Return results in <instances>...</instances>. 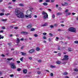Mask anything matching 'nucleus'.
<instances>
[{
  "mask_svg": "<svg viewBox=\"0 0 78 78\" xmlns=\"http://www.w3.org/2000/svg\"><path fill=\"white\" fill-rule=\"evenodd\" d=\"M15 14L16 15L17 17L19 18H23L24 14L20 11V9L16 8L15 9Z\"/></svg>",
  "mask_w": 78,
  "mask_h": 78,
  "instance_id": "obj_1",
  "label": "nucleus"
},
{
  "mask_svg": "<svg viewBox=\"0 0 78 78\" xmlns=\"http://www.w3.org/2000/svg\"><path fill=\"white\" fill-rule=\"evenodd\" d=\"M68 30L69 31H70L71 32H73V33H76V28L73 27L69 28Z\"/></svg>",
  "mask_w": 78,
  "mask_h": 78,
  "instance_id": "obj_2",
  "label": "nucleus"
},
{
  "mask_svg": "<svg viewBox=\"0 0 78 78\" xmlns=\"http://www.w3.org/2000/svg\"><path fill=\"white\" fill-rule=\"evenodd\" d=\"M42 14L43 15H45L46 14V15H44V19H46L47 18H48V14H47V13L44 12L43 11L42 12Z\"/></svg>",
  "mask_w": 78,
  "mask_h": 78,
  "instance_id": "obj_3",
  "label": "nucleus"
},
{
  "mask_svg": "<svg viewBox=\"0 0 78 78\" xmlns=\"http://www.w3.org/2000/svg\"><path fill=\"white\" fill-rule=\"evenodd\" d=\"M63 57L64 58L62 59V61H67L69 60V55H65Z\"/></svg>",
  "mask_w": 78,
  "mask_h": 78,
  "instance_id": "obj_4",
  "label": "nucleus"
},
{
  "mask_svg": "<svg viewBox=\"0 0 78 78\" xmlns=\"http://www.w3.org/2000/svg\"><path fill=\"white\" fill-rule=\"evenodd\" d=\"M26 13L27 15L32 14H33V11L31 10H29L27 11Z\"/></svg>",
  "mask_w": 78,
  "mask_h": 78,
  "instance_id": "obj_5",
  "label": "nucleus"
},
{
  "mask_svg": "<svg viewBox=\"0 0 78 78\" xmlns=\"http://www.w3.org/2000/svg\"><path fill=\"white\" fill-rule=\"evenodd\" d=\"M10 65H11V67L12 68V69L16 68V66L14 65V63H11Z\"/></svg>",
  "mask_w": 78,
  "mask_h": 78,
  "instance_id": "obj_6",
  "label": "nucleus"
},
{
  "mask_svg": "<svg viewBox=\"0 0 78 78\" xmlns=\"http://www.w3.org/2000/svg\"><path fill=\"white\" fill-rule=\"evenodd\" d=\"M34 51H35L34 49H32L30 50L29 51V52L30 53H33L34 52Z\"/></svg>",
  "mask_w": 78,
  "mask_h": 78,
  "instance_id": "obj_7",
  "label": "nucleus"
},
{
  "mask_svg": "<svg viewBox=\"0 0 78 78\" xmlns=\"http://www.w3.org/2000/svg\"><path fill=\"white\" fill-rule=\"evenodd\" d=\"M31 27H32V24H30L27 27V28L28 29H29V28H31Z\"/></svg>",
  "mask_w": 78,
  "mask_h": 78,
  "instance_id": "obj_8",
  "label": "nucleus"
},
{
  "mask_svg": "<svg viewBox=\"0 0 78 78\" xmlns=\"http://www.w3.org/2000/svg\"><path fill=\"white\" fill-rule=\"evenodd\" d=\"M23 73L26 74L27 73V69H23Z\"/></svg>",
  "mask_w": 78,
  "mask_h": 78,
  "instance_id": "obj_9",
  "label": "nucleus"
},
{
  "mask_svg": "<svg viewBox=\"0 0 78 78\" xmlns=\"http://www.w3.org/2000/svg\"><path fill=\"white\" fill-rule=\"evenodd\" d=\"M21 33L22 34H28V32L23 31L21 32Z\"/></svg>",
  "mask_w": 78,
  "mask_h": 78,
  "instance_id": "obj_10",
  "label": "nucleus"
},
{
  "mask_svg": "<svg viewBox=\"0 0 78 78\" xmlns=\"http://www.w3.org/2000/svg\"><path fill=\"white\" fill-rule=\"evenodd\" d=\"M16 43L17 44H19L20 43V39H19V38H17V39L16 40Z\"/></svg>",
  "mask_w": 78,
  "mask_h": 78,
  "instance_id": "obj_11",
  "label": "nucleus"
},
{
  "mask_svg": "<svg viewBox=\"0 0 78 78\" xmlns=\"http://www.w3.org/2000/svg\"><path fill=\"white\" fill-rule=\"evenodd\" d=\"M21 53H22V55H23V56H25V55H27V53H24L23 52H20Z\"/></svg>",
  "mask_w": 78,
  "mask_h": 78,
  "instance_id": "obj_12",
  "label": "nucleus"
},
{
  "mask_svg": "<svg viewBox=\"0 0 78 78\" xmlns=\"http://www.w3.org/2000/svg\"><path fill=\"white\" fill-rule=\"evenodd\" d=\"M61 62V61H57L56 62V63L57 64H60Z\"/></svg>",
  "mask_w": 78,
  "mask_h": 78,
  "instance_id": "obj_13",
  "label": "nucleus"
},
{
  "mask_svg": "<svg viewBox=\"0 0 78 78\" xmlns=\"http://www.w3.org/2000/svg\"><path fill=\"white\" fill-rule=\"evenodd\" d=\"M68 50L69 51H72V49L70 47H69L68 48Z\"/></svg>",
  "mask_w": 78,
  "mask_h": 78,
  "instance_id": "obj_14",
  "label": "nucleus"
},
{
  "mask_svg": "<svg viewBox=\"0 0 78 78\" xmlns=\"http://www.w3.org/2000/svg\"><path fill=\"white\" fill-rule=\"evenodd\" d=\"M47 25H48L47 23H45L44 24L42 25L41 26V27H45V26H47Z\"/></svg>",
  "mask_w": 78,
  "mask_h": 78,
  "instance_id": "obj_15",
  "label": "nucleus"
},
{
  "mask_svg": "<svg viewBox=\"0 0 78 78\" xmlns=\"http://www.w3.org/2000/svg\"><path fill=\"white\" fill-rule=\"evenodd\" d=\"M43 5L44 6H47V5H48V4L46 2H44L43 3Z\"/></svg>",
  "mask_w": 78,
  "mask_h": 78,
  "instance_id": "obj_16",
  "label": "nucleus"
},
{
  "mask_svg": "<svg viewBox=\"0 0 78 78\" xmlns=\"http://www.w3.org/2000/svg\"><path fill=\"white\" fill-rule=\"evenodd\" d=\"M40 50V48L39 47H37L36 48V51H39Z\"/></svg>",
  "mask_w": 78,
  "mask_h": 78,
  "instance_id": "obj_17",
  "label": "nucleus"
},
{
  "mask_svg": "<svg viewBox=\"0 0 78 78\" xmlns=\"http://www.w3.org/2000/svg\"><path fill=\"white\" fill-rule=\"evenodd\" d=\"M16 70L18 72H20V71H21V69L18 68L16 69Z\"/></svg>",
  "mask_w": 78,
  "mask_h": 78,
  "instance_id": "obj_18",
  "label": "nucleus"
},
{
  "mask_svg": "<svg viewBox=\"0 0 78 78\" xmlns=\"http://www.w3.org/2000/svg\"><path fill=\"white\" fill-rule=\"evenodd\" d=\"M68 75V73L67 72H65L64 73L63 75Z\"/></svg>",
  "mask_w": 78,
  "mask_h": 78,
  "instance_id": "obj_19",
  "label": "nucleus"
},
{
  "mask_svg": "<svg viewBox=\"0 0 78 78\" xmlns=\"http://www.w3.org/2000/svg\"><path fill=\"white\" fill-rule=\"evenodd\" d=\"M4 38V36H2V35H0V39H3Z\"/></svg>",
  "mask_w": 78,
  "mask_h": 78,
  "instance_id": "obj_20",
  "label": "nucleus"
},
{
  "mask_svg": "<svg viewBox=\"0 0 78 78\" xmlns=\"http://www.w3.org/2000/svg\"><path fill=\"white\" fill-rule=\"evenodd\" d=\"M29 15L28 18H32V16H31V15Z\"/></svg>",
  "mask_w": 78,
  "mask_h": 78,
  "instance_id": "obj_21",
  "label": "nucleus"
},
{
  "mask_svg": "<svg viewBox=\"0 0 78 78\" xmlns=\"http://www.w3.org/2000/svg\"><path fill=\"white\" fill-rule=\"evenodd\" d=\"M7 20V19H2V21H3L4 22H5Z\"/></svg>",
  "mask_w": 78,
  "mask_h": 78,
  "instance_id": "obj_22",
  "label": "nucleus"
},
{
  "mask_svg": "<svg viewBox=\"0 0 78 78\" xmlns=\"http://www.w3.org/2000/svg\"><path fill=\"white\" fill-rule=\"evenodd\" d=\"M31 31H34V30H35V29L34 28H32L30 29Z\"/></svg>",
  "mask_w": 78,
  "mask_h": 78,
  "instance_id": "obj_23",
  "label": "nucleus"
},
{
  "mask_svg": "<svg viewBox=\"0 0 78 78\" xmlns=\"http://www.w3.org/2000/svg\"><path fill=\"white\" fill-rule=\"evenodd\" d=\"M55 41H59V37H56V39H55Z\"/></svg>",
  "mask_w": 78,
  "mask_h": 78,
  "instance_id": "obj_24",
  "label": "nucleus"
},
{
  "mask_svg": "<svg viewBox=\"0 0 78 78\" xmlns=\"http://www.w3.org/2000/svg\"><path fill=\"white\" fill-rule=\"evenodd\" d=\"M7 60H8V61H11V60H12V59H13V58H7Z\"/></svg>",
  "mask_w": 78,
  "mask_h": 78,
  "instance_id": "obj_25",
  "label": "nucleus"
},
{
  "mask_svg": "<svg viewBox=\"0 0 78 78\" xmlns=\"http://www.w3.org/2000/svg\"><path fill=\"white\" fill-rule=\"evenodd\" d=\"M57 15L58 16H60V15H62V13H60V12H58L57 13Z\"/></svg>",
  "mask_w": 78,
  "mask_h": 78,
  "instance_id": "obj_26",
  "label": "nucleus"
},
{
  "mask_svg": "<svg viewBox=\"0 0 78 78\" xmlns=\"http://www.w3.org/2000/svg\"><path fill=\"white\" fill-rule=\"evenodd\" d=\"M50 67L51 68H55L56 67L55 66H53L52 65H51Z\"/></svg>",
  "mask_w": 78,
  "mask_h": 78,
  "instance_id": "obj_27",
  "label": "nucleus"
},
{
  "mask_svg": "<svg viewBox=\"0 0 78 78\" xmlns=\"http://www.w3.org/2000/svg\"><path fill=\"white\" fill-rule=\"evenodd\" d=\"M8 8H9V9H12V7L11 6H9L8 7Z\"/></svg>",
  "mask_w": 78,
  "mask_h": 78,
  "instance_id": "obj_28",
  "label": "nucleus"
},
{
  "mask_svg": "<svg viewBox=\"0 0 78 78\" xmlns=\"http://www.w3.org/2000/svg\"><path fill=\"white\" fill-rule=\"evenodd\" d=\"M29 9H31V10H33L34 9H33V7H32L31 6H30L29 7Z\"/></svg>",
  "mask_w": 78,
  "mask_h": 78,
  "instance_id": "obj_29",
  "label": "nucleus"
},
{
  "mask_svg": "<svg viewBox=\"0 0 78 78\" xmlns=\"http://www.w3.org/2000/svg\"><path fill=\"white\" fill-rule=\"evenodd\" d=\"M19 5L20 6H24V5L22 4H19Z\"/></svg>",
  "mask_w": 78,
  "mask_h": 78,
  "instance_id": "obj_30",
  "label": "nucleus"
},
{
  "mask_svg": "<svg viewBox=\"0 0 78 78\" xmlns=\"http://www.w3.org/2000/svg\"><path fill=\"white\" fill-rule=\"evenodd\" d=\"M74 71H75V72H78V69L76 68L74 69Z\"/></svg>",
  "mask_w": 78,
  "mask_h": 78,
  "instance_id": "obj_31",
  "label": "nucleus"
},
{
  "mask_svg": "<svg viewBox=\"0 0 78 78\" xmlns=\"http://www.w3.org/2000/svg\"><path fill=\"white\" fill-rule=\"evenodd\" d=\"M55 14H52V18H53V19H54L55 18Z\"/></svg>",
  "mask_w": 78,
  "mask_h": 78,
  "instance_id": "obj_32",
  "label": "nucleus"
},
{
  "mask_svg": "<svg viewBox=\"0 0 78 78\" xmlns=\"http://www.w3.org/2000/svg\"><path fill=\"white\" fill-rule=\"evenodd\" d=\"M4 13H0V15H1V16H3V15H4Z\"/></svg>",
  "mask_w": 78,
  "mask_h": 78,
  "instance_id": "obj_33",
  "label": "nucleus"
},
{
  "mask_svg": "<svg viewBox=\"0 0 78 78\" xmlns=\"http://www.w3.org/2000/svg\"><path fill=\"white\" fill-rule=\"evenodd\" d=\"M11 43L10 42L8 44V45H9V47H11Z\"/></svg>",
  "mask_w": 78,
  "mask_h": 78,
  "instance_id": "obj_34",
  "label": "nucleus"
},
{
  "mask_svg": "<svg viewBox=\"0 0 78 78\" xmlns=\"http://www.w3.org/2000/svg\"><path fill=\"white\" fill-rule=\"evenodd\" d=\"M74 42L75 44H78V41H74Z\"/></svg>",
  "mask_w": 78,
  "mask_h": 78,
  "instance_id": "obj_35",
  "label": "nucleus"
},
{
  "mask_svg": "<svg viewBox=\"0 0 78 78\" xmlns=\"http://www.w3.org/2000/svg\"><path fill=\"white\" fill-rule=\"evenodd\" d=\"M5 16H9V15H10V13H9L5 14Z\"/></svg>",
  "mask_w": 78,
  "mask_h": 78,
  "instance_id": "obj_36",
  "label": "nucleus"
},
{
  "mask_svg": "<svg viewBox=\"0 0 78 78\" xmlns=\"http://www.w3.org/2000/svg\"><path fill=\"white\" fill-rule=\"evenodd\" d=\"M20 41H24V38H21L20 39Z\"/></svg>",
  "mask_w": 78,
  "mask_h": 78,
  "instance_id": "obj_37",
  "label": "nucleus"
},
{
  "mask_svg": "<svg viewBox=\"0 0 78 78\" xmlns=\"http://www.w3.org/2000/svg\"><path fill=\"white\" fill-rule=\"evenodd\" d=\"M58 50H60V46L59 45H58Z\"/></svg>",
  "mask_w": 78,
  "mask_h": 78,
  "instance_id": "obj_38",
  "label": "nucleus"
},
{
  "mask_svg": "<svg viewBox=\"0 0 78 78\" xmlns=\"http://www.w3.org/2000/svg\"><path fill=\"white\" fill-rule=\"evenodd\" d=\"M43 38L44 39H47V37L45 36H44L43 37Z\"/></svg>",
  "mask_w": 78,
  "mask_h": 78,
  "instance_id": "obj_39",
  "label": "nucleus"
},
{
  "mask_svg": "<svg viewBox=\"0 0 78 78\" xmlns=\"http://www.w3.org/2000/svg\"><path fill=\"white\" fill-rule=\"evenodd\" d=\"M2 29H6V28L5 27V26H3L2 27Z\"/></svg>",
  "mask_w": 78,
  "mask_h": 78,
  "instance_id": "obj_40",
  "label": "nucleus"
},
{
  "mask_svg": "<svg viewBox=\"0 0 78 78\" xmlns=\"http://www.w3.org/2000/svg\"><path fill=\"white\" fill-rule=\"evenodd\" d=\"M37 73L38 74H41V72L40 71H38L37 72Z\"/></svg>",
  "mask_w": 78,
  "mask_h": 78,
  "instance_id": "obj_41",
  "label": "nucleus"
},
{
  "mask_svg": "<svg viewBox=\"0 0 78 78\" xmlns=\"http://www.w3.org/2000/svg\"><path fill=\"white\" fill-rule=\"evenodd\" d=\"M13 26H10V28L11 29H12V28H13Z\"/></svg>",
  "mask_w": 78,
  "mask_h": 78,
  "instance_id": "obj_42",
  "label": "nucleus"
},
{
  "mask_svg": "<svg viewBox=\"0 0 78 78\" xmlns=\"http://www.w3.org/2000/svg\"><path fill=\"white\" fill-rule=\"evenodd\" d=\"M69 12V10L68 9H67L65 11V12Z\"/></svg>",
  "mask_w": 78,
  "mask_h": 78,
  "instance_id": "obj_43",
  "label": "nucleus"
},
{
  "mask_svg": "<svg viewBox=\"0 0 78 78\" xmlns=\"http://www.w3.org/2000/svg\"><path fill=\"white\" fill-rule=\"evenodd\" d=\"M23 57L21 58H20V61H23Z\"/></svg>",
  "mask_w": 78,
  "mask_h": 78,
  "instance_id": "obj_44",
  "label": "nucleus"
},
{
  "mask_svg": "<svg viewBox=\"0 0 78 78\" xmlns=\"http://www.w3.org/2000/svg\"><path fill=\"white\" fill-rule=\"evenodd\" d=\"M1 11H2V12H5V10L4 9H2V10Z\"/></svg>",
  "mask_w": 78,
  "mask_h": 78,
  "instance_id": "obj_45",
  "label": "nucleus"
},
{
  "mask_svg": "<svg viewBox=\"0 0 78 78\" xmlns=\"http://www.w3.org/2000/svg\"><path fill=\"white\" fill-rule=\"evenodd\" d=\"M54 25L55 27H58V24H54Z\"/></svg>",
  "mask_w": 78,
  "mask_h": 78,
  "instance_id": "obj_46",
  "label": "nucleus"
},
{
  "mask_svg": "<svg viewBox=\"0 0 78 78\" xmlns=\"http://www.w3.org/2000/svg\"><path fill=\"white\" fill-rule=\"evenodd\" d=\"M18 28L19 27H16L14 28V29H15V30H17V29H18Z\"/></svg>",
  "mask_w": 78,
  "mask_h": 78,
  "instance_id": "obj_47",
  "label": "nucleus"
},
{
  "mask_svg": "<svg viewBox=\"0 0 78 78\" xmlns=\"http://www.w3.org/2000/svg\"><path fill=\"white\" fill-rule=\"evenodd\" d=\"M50 75L51 76H53V73H51V74H50Z\"/></svg>",
  "mask_w": 78,
  "mask_h": 78,
  "instance_id": "obj_48",
  "label": "nucleus"
},
{
  "mask_svg": "<svg viewBox=\"0 0 78 78\" xmlns=\"http://www.w3.org/2000/svg\"><path fill=\"white\" fill-rule=\"evenodd\" d=\"M64 3H65V5H66V6H67V5H68V3H67V2H64Z\"/></svg>",
  "mask_w": 78,
  "mask_h": 78,
  "instance_id": "obj_49",
  "label": "nucleus"
},
{
  "mask_svg": "<svg viewBox=\"0 0 78 78\" xmlns=\"http://www.w3.org/2000/svg\"><path fill=\"white\" fill-rule=\"evenodd\" d=\"M23 48H24V45L22 46L21 47V49H23Z\"/></svg>",
  "mask_w": 78,
  "mask_h": 78,
  "instance_id": "obj_50",
  "label": "nucleus"
},
{
  "mask_svg": "<svg viewBox=\"0 0 78 78\" xmlns=\"http://www.w3.org/2000/svg\"><path fill=\"white\" fill-rule=\"evenodd\" d=\"M55 2V0H51V2L53 3Z\"/></svg>",
  "mask_w": 78,
  "mask_h": 78,
  "instance_id": "obj_51",
  "label": "nucleus"
},
{
  "mask_svg": "<svg viewBox=\"0 0 78 78\" xmlns=\"http://www.w3.org/2000/svg\"><path fill=\"white\" fill-rule=\"evenodd\" d=\"M50 27L51 28H54V26H53V25H51L50 26Z\"/></svg>",
  "mask_w": 78,
  "mask_h": 78,
  "instance_id": "obj_52",
  "label": "nucleus"
},
{
  "mask_svg": "<svg viewBox=\"0 0 78 78\" xmlns=\"http://www.w3.org/2000/svg\"><path fill=\"white\" fill-rule=\"evenodd\" d=\"M49 34V35H50V36H51V37H52V36H53V34H52L51 33H50Z\"/></svg>",
  "mask_w": 78,
  "mask_h": 78,
  "instance_id": "obj_53",
  "label": "nucleus"
},
{
  "mask_svg": "<svg viewBox=\"0 0 78 78\" xmlns=\"http://www.w3.org/2000/svg\"><path fill=\"white\" fill-rule=\"evenodd\" d=\"M34 36L35 37H37V36H38V35H37V34H35Z\"/></svg>",
  "mask_w": 78,
  "mask_h": 78,
  "instance_id": "obj_54",
  "label": "nucleus"
},
{
  "mask_svg": "<svg viewBox=\"0 0 78 78\" xmlns=\"http://www.w3.org/2000/svg\"><path fill=\"white\" fill-rule=\"evenodd\" d=\"M61 55V53L60 52H59L58 54V56H60Z\"/></svg>",
  "mask_w": 78,
  "mask_h": 78,
  "instance_id": "obj_55",
  "label": "nucleus"
},
{
  "mask_svg": "<svg viewBox=\"0 0 78 78\" xmlns=\"http://www.w3.org/2000/svg\"><path fill=\"white\" fill-rule=\"evenodd\" d=\"M70 14H71V13H70V12H68V13H67V15H70Z\"/></svg>",
  "mask_w": 78,
  "mask_h": 78,
  "instance_id": "obj_56",
  "label": "nucleus"
},
{
  "mask_svg": "<svg viewBox=\"0 0 78 78\" xmlns=\"http://www.w3.org/2000/svg\"><path fill=\"white\" fill-rule=\"evenodd\" d=\"M61 27H64V26H65V25L63 24H61Z\"/></svg>",
  "mask_w": 78,
  "mask_h": 78,
  "instance_id": "obj_57",
  "label": "nucleus"
},
{
  "mask_svg": "<svg viewBox=\"0 0 78 78\" xmlns=\"http://www.w3.org/2000/svg\"><path fill=\"white\" fill-rule=\"evenodd\" d=\"M62 64H66V62H62Z\"/></svg>",
  "mask_w": 78,
  "mask_h": 78,
  "instance_id": "obj_58",
  "label": "nucleus"
},
{
  "mask_svg": "<svg viewBox=\"0 0 78 78\" xmlns=\"http://www.w3.org/2000/svg\"><path fill=\"white\" fill-rule=\"evenodd\" d=\"M50 1V0H46V2H49Z\"/></svg>",
  "mask_w": 78,
  "mask_h": 78,
  "instance_id": "obj_59",
  "label": "nucleus"
},
{
  "mask_svg": "<svg viewBox=\"0 0 78 78\" xmlns=\"http://www.w3.org/2000/svg\"><path fill=\"white\" fill-rule=\"evenodd\" d=\"M57 31H61V29H58L57 30Z\"/></svg>",
  "mask_w": 78,
  "mask_h": 78,
  "instance_id": "obj_60",
  "label": "nucleus"
},
{
  "mask_svg": "<svg viewBox=\"0 0 78 78\" xmlns=\"http://www.w3.org/2000/svg\"><path fill=\"white\" fill-rule=\"evenodd\" d=\"M13 76L14 75L13 74H11L10 75V76H11V77H13Z\"/></svg>",
  "mask_w": 78,
  "mask_h": 78,
  "instance_id": "obj_61",
  "label": "nucleus"
},
{
  "mask_svg": "<svg viewBox=\"0 0 78 78\" xmlns=\"http://www.w3.org/2000/svg\"><path fill=\"white\" fill-rule=\"evenodd\" d=\"M43 35H47V33H43Z\"/></svg>",
  "mask_w": 78,
  "mask_h": 78,
  "instance_id": "obj_62",
  "label": "nucleus"
},
{
  "mask_svg": "<svg viewBox=\"0 0 78 78\" xmlns=\"http://www.w3.org/2000/svg\"><path fill=\"white\" fill-rule=\"evenodd\" d=\"M0 33H3V30H1L0 31Z\"/></svg>",
  "mask_w": 78,
  "mask_h": 78,
  "instance_id": "obj_63",
  "label": "nucleus"
},
{
  "mask_svg": "<svg viewBox=\"0 0 78 78\" xmlns=\"http://www.w3.org/2000/svg\"><path fill=\"white\" fill-rule=\"evenodd\" d=\"M38 62H41V60H38Z\"/></svg>",
  "mask_w": 78,
  "mask_h": 78,
  "instance_id": "obj_64",
  "label": "nucleus"
}]
</instances>
